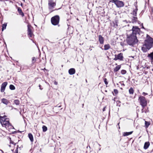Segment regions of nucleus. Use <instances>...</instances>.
<instances>
[{
  "mask_svg": "<svg viewBox=\"0 0 153 153\" xmlns=\"http://www.w3.org/2000/svg\"><path fill=\"white\" fill-rule=\"evenodd\" d=\"M10 88L11 90H14L15 88V86L12 85H10Z\"/></svg>",
  "mask_w": 153,
  "mask_h": 153,
  "instance_id": "28",
  "label": "nucleus"
},
{
  "mask_svg": "<svg viewBox=\"0 0 153 153\" xmlns=\"http://www.w3.org/2000/svg\"><path fill=\"white\" fill-rule=\"evenodd\" d=\"M10 143H11L12 144H15L14 142L12 141L11 140H10Z\"/></svg>",
  "mask_w": 153,
  "mask_h": 153,
  "instance_id": "37",
  "label": "nucleus"
},
{
  "mask_svg": "<svg viewBox=\"0 0 153 153\" xmlns=\"http://www.w3.org/2000/svg\"><path fill=\"white\" fill-rule=\"evenodd\" d=\"M144 108H143L142 109V112H143V110L144 109Z\"/></svg>",
  "mask_w": 153,
  "mask_h": 153,
  "instance_id": "40",
  "label": "nucleus"
},
{
  "mask_svg": "<svg viewBox=\"0 0 153 153\" xmlns=\"http://www.w3.org/2000/svg\"><path fill=\"white\" fill-rule=\"evenodd\" d=\"M128 23V22H127V21L126 20L123 21V24H125V23Z\"/></svg>",
  "mask_w": 153,
  "mask_h": 153,
  "instance_id": "36",
  "label": "nucleus"
},
{
  "mask_svg": "<svg viewBox=\"0 0 153 153\" xmlns=\"http://www.w3.org/2000/svg\"><path fill=\"white\" fill-rule=\"evenodd\" d=\"M137 10V8L136 9L133 10V13H132L133 15V16H136Z\"/></svg>",
  "mask_w": 153,
  "mask_h": 153,
  "instance_id": "22",
  "label": "nucleus"
},
{
  "mask_svg": "<svg viewBox=\"0 0 153 153\" xmlns=\"http://www.w3.org/2000/svg\"><path fill=\"white\" fill-rule=\"evenodd\" d=\"M98 38L100 43L101 44H103L104 42V39L103 37L101 35H100L98 36Z\"/></svg>",
  "mask_w": 153,
  "mask_h": 153,
  "instance_id": "11",
  "label": "nucleus"
},
{
  "mask_svg": "<svg viewBox=\"0 0 153 153\" xmlns=\"http://www.w3.org/2000/svg\"><path fill=\"white\" fill-rule=\"evenodd\" d=\"M111 2L114 3L117 7H121L124 5L123 2L122 1L118 0H112Z\"/></svg>",
  "mask_w": 153,
  "mask_h": 153,
  "instance_id": "6",
  "label": "nucleus"
},
{
  "mask_svg": "<svg viewBox=\"0 0 153 153\" xmlns=\"http://www.w3.org/2000/svg\"><path fill=\"white\" fill-rule=\"evenodd\" d=\"M119 123L118 124V125H119Z\"/></svg>",
  "mask_w": 153,
  "mask_h": 153,
  "instance_id": "43",
  "label": "nucleus"
},
{
  "mask_svg": "<svg viewBox=\"0 0 153 153\" xmlns=\"http://www.w3.org/2000/svg\"><path fill=\"white\" fill-rule=\"evenodd\" d=\"M118 128H120V127L119 126Z\"/></svg>",
  "mask_w": 153,
  "mask_h": 153,
  "instance_id": "42",
  "label": "nucleus"
},
{
  "mask_svg": "<svg viewBox=\"0 0 153 153\" xmlns=\"http://www.w3.org/2000/svg\"><path fill=\"white\" fill-rule=\"evenodd\" d=\"M129 92L130 94H133L134 93V91L133 89V88H131L129 90Z\"/></svg>",
  "mask_w": 153,
  "mask_h": 153,
  "instance_id": "24",
  "label": "nucleus"
},
{
  "mask_svg": "<svg viewBox=\"0 0 153 153\" xmlns=\"http://www.w3.org/2000/svg\"><path fill=\"white\" fill-rule=\"evenodd\" d=\"M104 47L105 50H107L110 48V46L109 44L105 45Z\"/></svg>",
  "mask_w": 153,
  "mask_h": 153,
  "instance_id": "21",
  "label": "nucleus"
},
{
  "mask_svg": "<svg viewBox=\"0 0 153 153\" xmlns=\"http://www.w3.org/2000/svg\"><path fill=\"white\" fill-rule=\"evenodd\" d=\"M0 123L3 127H5L7 129H9L12 128L13 126L10 123L8 119L7 118V116H0Z\"/></svg>",
  "mask_w": 153,
  "mask_h": 153,
  "instance_id": "3",
  "label": "nucleus"
},
{
  "mask_svg": "<svg viewBox=\"0 0 153 153\" xmlns=\"http://www.w3.org/2000/svg\"><path fill=\"white\" fill-rule=\"evenodd\" d=\"M121 66L120 65H118L114 69V71L115 72H117L118 71L120 68Z\"/></svg>",
  "mask_w": 153,
  "mask_h": 153,
  "instance_id": "20",
  "label": "nucleus"
},
{
  "mask_svg": "<svg viewBox=\"0 0 153 153\" xmlns=\"http://www.w3.org/2000/svg\"><path fill=\"white\" fill-rule=\"evenodd\" d=\"M7 83L6 82H5L2 84L1 89V92H3L4 91L5 87L7 85Z\"/></svg>",
  "mask_w": 153,
  "mask_h": 153,
  "instance_id": "9",
  "label": "nucleus"
},
{
  "mask_svg": "<svg viewBox=\"0 0 153 153\" xmlns=\"http://www.w3.org/2000/svg\"><path fill=\"white\" fill-rule=\"evenodd\" d=\"M42 128L43 129V131L44 132H45V131H46L47 130V127L45 126H43L42 127Z\"/></svg>",
  "mask_w": 153,
  "mask_h": 153,
  "instance_id": "26",
  "label": "nucleus"
},
{
  "mask_svg": "<svg viewBox=\"0 0 153 153\" xmlns=\"http://www.w3.org/2000/svg\"><path fill=\"white\" fill-rule=\"evenodd\" d=\"M114 92L116 94H117L118 93V91L117 90V89H114Z\"/></svg>",
  "mask_w": 153,
  "mask_h": 153,
  "instance_id": "32",
  "label": "nucleus"
},
{
  "mask_svg": "<svg viewBox=\"0 0 153 153\" xmlns=\"http://www.w3.org/2000/svg\"><path fill=\"white\" fill-rule=\"evenodd\" d=\"M153 44V39L147 34L146 39L145 41L144 44L142 47V50L144 52H147L152 47Z\"/></svg>",
  "mask_w": 153,
  "mask_h": 153,
  "instance_id": "2",
  "label": "nucleus"
},
{
  "mask_svg": "<svg viewBox=\"0 0 153 153\" xmlns=\"http://www.w3.org/2000/svg\"><path fill=\"white\" fill-rule=\"evenodd\" d=\"M36 61V59L34 57L32 58V62L34 63Z\"/></svg>",
  "mask_w": 153,
  "mask_h": 153,
  "instance_id": "31",
  "label": "nucleus"
},
{
  "mask_svg": "<svg viewBox=\"0 0 153 153\" xmlns=\"http://www.w3.org/2000/svg\"><path fill=\"white\" fill-rule=\"evenodd\" d=\"M145 127L146 128H148L149 126L150 125L151 123L150 122H148L146 121H145Z\"/></svg>",
  "mask_w": 153,
  "mask_h": 153,
  "instance_id": "18",
  "label": "nucleus"
},
{
  "mask_svg": "<svg viewBox=\"0 0 153 153\" xmlns=\"http://www.w3.org/2000/svg\"><path fill=\"white\" fill-rule=\"evenodd\" d=\"M14 103L16 105H19V101L18 100H15L14 101Z\"/></svg>",
  "mask_w": 153,
  "mask_h": 153,
  "instance_id": "27",
  "label": "nucleus"
},
{
  "mask_svg": "<svg viewBox=\"0 0 153 153\" xmlns=\"http://www.w3.org/2000/svg\"><path fill=\"white\" fill-rule=\"evenodd\" d=\"M147 57L149 58L151 60H153V51L151 53H150L148 54Z\"/></svg>",
  "mask_w": 153,
  "mask_h": 153,
  "instance_id": "12",
  "label": "nucleus"
},
{
  "mask_svg": "<svg viewBox=\"0 0 153 153\" xmlns=\"http://www.w3.org/2000/svg\"><path fill=\"white\" fill-rule=\"evenodd\" d=\"M104 81L105 84L106 85H107L108 84V82L107 81V79L106 78L104 79Z\"/></svg>",
  "mask_w": 153,
  "mask_h": 153,
  "instance_id": "30",
  "label": "nucleus"
},
{
  "mask_svg": "<svg viewBox=\"0 0 153 153\" xmlns=\"http://www.w3.org/2000/svg\"><path fill=\"white\" fill-rule=\"evenodd\" d=\"M55 3L53 2V0H48V5L49 9H52L55 6Z\"/></svg>",
  "mask_w": 153,
  "mask_h": 153,
  "instance_id": "8",
  "label": "nucleus"
},
{
  "mask_svg": "<svg viewBox=\"0 0 153 153\" xmlns=\"http://www.w3.org/2000/svg\"><path fill=\"white\" fill-rule=\"evenodd\" d=\"M138 100L140 105L143 108H144V107L146 106L148 103V101L146 99L145 97L143 96H140L139 97Z\"/></svg>",
  "mask_w": 153,
  "mask_h": 153,
  "instance_id": "4",
  "label": "nucleus"
},
{
  "mask_svg": "<svg viewBox=\"0 0 153 153\" xmlns=\"http://www.w3.org/2000/svg\"><path fill=\"white\" fill-rule=\"evenodd\" d=\"M18 11L19 14L22 15V16H24V13L22 12L21 9L20 8H18Z\"/></svg>",
  "mask_w": 153,
  "mask_h": 153,
  "instance_id": "17",
  "label": "nucleus"
},
{
  "mask_svg": "<svg viewBox=\"0 0 153 153\" xmlns=\"http://www.w3.org/2000/svg\"><path fill=\"white\" fill-rule=\"evenodd\" d=\"M28 137L30 140L31 142H32L33 141V137L32 135V134L31 133H29L28 134Z\"/></svg>",
  "mask_w": 153,
  "mask_h": 153,
  "instance_id": "19",
  "label": "nucleus"
},
{
  "mask_svg": "<svg viewBox=\"0 0 153 153\" xmlns=\"http://www.w3.org/2000/svg\"><path fill=\"white\" fill-rule=\"evenodd\" d=\"M39 88H40V89L42 90V88H41V87H40V86H41V85H39Z\"/></svg>",
  "mask_w": 153,
  "mask_h": 153,
  "instance_id": "39",
  "label": "nucleus"
},
{
  "mask_svg": "<svg viewBox=\"0 0 153 153\" xmlns=\"http://www.w3.org/2000/svg\"><path fill=\"white\" fill-rule=\"evenodd\" d=\"M28 33L29 36L30 37H32V33L31 32V30L29 25L28 26Z\"/></svg>",
  "mask_w": 153,
  "mask_h": 153,
  "instance_id": "14",
  "label": "nucleus"
},
{
  "mask_svg": "<svg viewBox=\"0 0 153 153\" xmlns=\"http://www.w3.org/2000/svg\"><path fill=\"white\" fill-rule=\"evenodd\" d=\"M150 145L149 143V142H147L145 143L144 146V149H148Z\"/></svg>",
  "mask_w": 153,
  "mask_h": 153,
  "instance_id": "15",
  "label": "nucleus"
},
{
  "mask_svg": "<svg viewBox=\"0 0 153 153\" xmlns=\"http://www.w3.org/2000/svg\"><path fill=\"white\" fill-rule=\"evenodd\" d=\"M68 73L70 75H73L75 73V70L74 68H71L68 71Z\"/></svg>",
  "mask_w": 153,
  "mask_h": 153,
  "instance_id": "10",
  "label": "nucleus"
},
{
  "mask_svg": "<svg viewBox=\"0 0 153 153\" xmlns=\"http://www.w3.org/2000/svg\"><path fill=\"white\" fill-rule=\"evenodd\" d=\"M1 102L6 105H7L9 103V101L6 99L3 98L1 99Z\"/></svg>",
  "mask_w": 153,
  "mask_h": 153,
  "instance_id": "13",
  "label": "nucleus"
},
{
  "mask_svg": "<svg viewBox=\"0 0 153 153\" xmlns=\"http://www.w3.org/2000/svg\"><path fill=\"white\" fill-rule=\"evenodd\" d=\"M123 85H124V84L123 83Z\"/></svg>",
  "mask_w": 153,
  "mask_h": 153,
  "instance_id": "41",
  "label": "nucleus"
},
{
  "mask_svg": "<svg viewBox=\"0 0 153 153\" xmlns=\"http://www.w3.org/2000/svg\"><path fill=\"white\" fill-rule=\"evenodd\" d=\"M54 84H55V85H57V84H58V82H56V81H54Z\"/></svg>",
  "mask_w": 153,
  "mask_h": 153,
  "instance_id": "35",
  "label": "nucleus"
},
{
  "mask_svg": "<svg viewBox=\"0 0 153 153\" xmlns=\"http://www.w3.org/2000/svg\"><path fill=\"white\" fill-rule=\"evenodd\" d=\"M115 58H114V60L116 61L117 60H120V61H122L123 60V54L122 53H120L117 55H115Z\"/></svg>",
  "mask_w": 153,
  "mask_h": 153,
  "instance_id": "7",
  "label": "nucleus"
},
{
  "mask_svg": "<svg viewBox=\"0 0 153 153\" xmlns=\"http://www.w3.org/2000/svg\"><path fill=\"white\" fill-rule=\"evenodd\" d=\"M7 26V24H4L2 25V31H3L4 29H5L6 28V27Z\"/></svg>",
  "mask_w": 153,
  "mask_h": 153,
  "instance_id": "25",
  "label": "nucleus"
},
{
  "mask_svg": "<svg viewBox=\"0 0 153 153\" xmlns=\"http://www.w3.org/2000/svg\"><path fill=\"white\" fill-rule=\"evenodd\" d=\"M14 153H18V148H17L15 150Z\"/></svg>",
  "mask_w": 153,
  "mask_h": 153,
  "instance_id": "33",
  "label": "nucleus"
},
{
  "mask_svg": "<svg viewBox=\"0 0 153 153\" xmlns=\"http://www.w3.org/2000/svg\"><path fill=\"white\" fill-rule=\"evenodd\" d=\"M126 70H123L121 71V73L123 74H125L126 73Z\"/></svg>",
  "mask_w": 153,
  "mask_h": 153,
  "instance_id": "29",
  "label": "nucleus"
},
{
  "mask_svg": "<svg viewBox=\"0 0 153 153\" xmlns=\"http://www.w3.org/2000/svg\"><path fill=\"white\" fill-rule=\"evenodd\" d=\"M105 108H106V107H104L103 108V110H102L103 111H105Z\"/></svg>",
  "mask_w": 153,
  "mask_h": 153,
  "instance_id": "38",
  "label": "nucleus"
},
{
  "mask_svg": "<svg viewBox=\"0 0 153 153\" xmlns=\"http://www.w3.org/2000/svg\"><path fill=\"white\" fill-rule=\"evenodd\" d=\"M133 131L129 132H124L123 134V135L124 136H127L128 135H130L132 134Z\"/></svg>",
  "mask_w": 153,
  "mask_h": 153,
  "instance_id": "16",
  "label": "nucleus"
},
{
  "mask_svg": "<svg viewBox=\"0 0 153 153\" xmlns=\"http://www.w3.org/2000/svg\"><path fill=\"white\" fill-rule=\"evenodd\" d=\"M136 16H133V19H132V22L134 23L137 21V18L136 17Z\"/></svg>",
  "mask_w": 153,
  "mask_h": 153,
  "instance_id": "23",
  "label": "nucleus"
},
{
  "mask_svg": "<svg viewBox=\"0 0 153 153\" xmlns=\"http://www.w3.org/2000/svg\"><path fill=\"white\" fill-rule=\"evenodd\" d=\"M142 94L143 95V96H146L148 94H147V93H145V92H143L142 93Z\"/></svg>",
  "mask_w": 153,
  "mask_h": 153,
  "instance_id": "34",
  "label": "nucleus"
},
{
  "mask_svg": "<svg viewBox=\"0 0 153 153\" xmlns=\"http://www.w3.org/2000/svg\"><path fill=\"white\" fill-rule=\"evenodd\" d=\"M59 107H60V106H59Z\"/></svg>",
  "mask_w": 153,
  "mask_h": 153,
  "instance_id": "44",
  "label": "nucleus"
},
{
  "mask_svg": "<svg viewBox=\"0 0 153 153\" xmlns=\"http://www.w3.org/2000/svg\"><path fill=\"white\" fill-rule=\"evenodd\" d=\"M141 32L137 26H133L132 29L127 31L126 41L128 44L133 46L138 42L137 38L139 37Z\"/></svg>",
  "mask_w": 153,
  "mask_h": 153,
  "instance_id": "1",
  "label": "nucleus"
},
{
  "mask_svg": "<svg viewBox=\"0 0 153 153\" xmlns=\"http://www.w3.org/2000/svg\"><path fill=\"white\" fill-rule=\"evenodd\" d=\"M59 17L58 15H56L51 18V21L52 25H58L59 21Z\"/></svg>",
  "mask_w": 153,
  "mask_h": 153,
  "instance_id": "5",
  "label": "nucleus"
}]
</instances>
